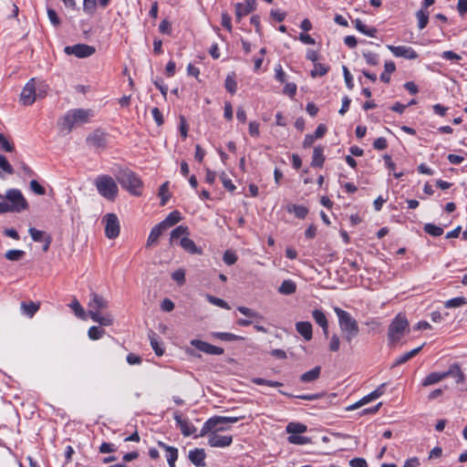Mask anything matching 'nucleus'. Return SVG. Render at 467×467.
<instances>
[{
  "label": "nucleus",
  "mask_w": 467,
  "mask_h": 467,
  "mask_svg": "<svg viewBox=\"0 0 467 467\" xmlns=\"http://www.w3.org/2000/svg\"><path fill=\"white\" fill-rule=\"evenodd\" d=\"M465 375L457 362H452L440 370V394L464 383Z\"/></svg>",
  "instance_id": "1"
},
{
  "label": "nucleus",
  "mask_w": 467,
  "mask_h": 467,
  "mask_svg": "<svg viewBox=\"0 0 467 467\" xmlns=\"http://www.w3.org/2000/svg\"><path fill=\"white\" fill-rule=\"evenodd\" d=\"M0 202V213H20L28 208V202L18 189H9Z\"/></svg>",
  "instance_id": "2"
},
{
  "label": "nucleus",
  "mask_w": 467,
  "mask_h": 467,
  "mask_svg": "<svg viewBox=\"0 0 467 467\" xmlns=\"http://www.w3.org/2000/svg\"><path fill=\"white\" fill-rule=\"evenodd\" d=\"M334 312L338 318L339 327L344 335L345 341L350 344L353 338L359 333L357 320L348 312L340 307H334Z\"/></svg>",
  "instance_id": "3"
},
{
  "label": "nucleus",
  "mask_w": 467,
  "mask_h": 467,
  "mask_svg": "<svg viewBox=\"0 0 467 467\" xmlns=\"http://www.w3.org/2000/svg\"><path fill=\"white\" fill-rule=\"evenodd\" d=\"M116 180L130 194L140 196L142 194L143 182L131 170L122 169L116 174Z\"/></svg>",
  "instance_id": "4"
},
{
  "label": "nucleus",
  "mask_w": 467,
  "mask_h": 467,
  "mask_svg": "<svg viewBox=\"0 0 467 467\" xmlns=\"http://www.w3.org/2000/svg\"><path fill=\"white\" fill-rule=\"evenodd\" d=\"M92 116L90 109H76L69 110L59 122L60 129L70 132L75 125L88 122Z\"/></svg>",
  "instance_id": "5"
},
{
  "label": "nucleus",
  "mask_w": 467,
  "mask_h": 467,
  "mask_svg": "<svg viewBox=\"0 0 467 467\" xmlns=\"http://www.w3.org/2000/svg\"><path fill=\"white\" fill-rule=\"evenodd\" d=\"M409 322L405 316L398 314L391 321L388 329V339L390 344L398 343L409 332Z\"/></svg>",
  "instance_id": "6"
},
{
  "label": "nucleus",
  "mask_w": 467,
  "mask_h": 467,
  "mask_svg": "<svg viewBox=\"0 0 467 467\" xmlns=\"http://www.w3.org/2000/svg\"><path fill=\"white\" fill-rule=\"evenodd\" d=\"M99 193L109 201H114L118 195L119 188L115 180L109 175H99L95 180Z\"/></svg>",
  "instance_id": "7"
},
{
  "label": "nucleus",
  "mask_w": 467,
  "mask_h": 467,
  "mask_svg": "<svg viewBox=\"0 0 467 467\" xmlns=\"http://www.w3.org/2000/svg\"><path fill=\"white\" fill-rule=\"evenodd\" d=\"M244 416L237 417H224V416H214L210 418L204 422L199 436L203 437L210 431L211 429L215 428L216 424H233L238 420L244 419Z\"/></svg>",
  "instance_id": "8"
},
{
  "label": "nucleus",
  "mask_w": 467,
  "mask_h": 467,
  "mask_svg": "<svg viewBox=\"0 0 467 467\" xmlns=\"http://www.w3.org/2000/svg\"><path fill=\"white\" fill-rule=\"evenodd\" d=\"M102 221L105 223V235L109 239H115L119 235L120 225L115 213H106Z\"/></svg>",
  "instance_id": "9"
},
{
  "label": "nucleus",
  "mask_w": 467,
  "mask_h": 467,
  "mask_svg": "<svg viewBox=\"0 0 467 467\" xmlns=\"http://www.w3.org/2000/svg\"><path fill=\"white\" fill-rule=\"evenodd\" d=\"M109 134L102 129H97L89 133L86 139V142L89 147L97 150H104L107 148Z\"/></svg>",
  "instance_id": "10"
},
{
  "label": "nucleus",
  "mask_w": 467,
  "mask_h": 467,
  "mask_svg": "<svg viewBox=\"0 0 467 467\" xmlns=\"http://www.w3.org/2000/svg\"><path fill=\"white\" fill-rule=\"evenodd\" d=\"M64 52L67 55H74L79 58H85L92 56L96 49L94 47L87 44H77L74 46H67L64 48Z\"/></svg>",
  "instance_id": "11"
},
{
  "label": "nucleus",
  "mask_w": 467,
  "mask_h": 467,
  "mask_svg": "<svg viewBox=\"0 0 467 467\" xmlns=\"http://www.w3.org/2000/svg\"><path fill=\"white\" fill-rule=\"evenodd\" d=\"M36 98V78H31L22 89L20 101L25 106L32 105Z\"/></svg>",
  "instance_id": "12"
},
{
  "label": "nucleus",
  "mask_w": 467,
  "mask_h": 467,
  "mask_svg": "<svg viewBox=\"0 0 467 467\" xmlns=\"http://www.w3.org/2000/svg\"><path fill=\"white\" fill-rule=\"evenodd\" d=\"M208 433V444L211 447L224 448L230 446L233 442L232 435H221L215 431Z\"/></svg>",
  "instance_id": "13"
},
{
  "label": "nucleus",
  "mask_w": 467,
  "mask_h": 467,
  "mask_svg": "<svg viewBox=\"0 0 467 467\" xmlns=\"http://www.w3.org/2000/svg\"><path fill=\"white\" fill-rule=\"evenodd\" d=\"M88 306V311H95L96 313H101V311H103L109 306V302L100 295L95 292H91Z\"/></svg>",
  "instance_id": "14"
},
{
  "label": "nucleus",
  "mask_w": 467,
  "mask_h": 467,
  "mask_svg": "<svg viewBox=\"0 0 467 467\" xmlns=\"http://www.w3.org/2000/svg\"><path fill=\"white\" fill-rule=\"evenodd\" d=\"M256 7L255 0H245V4L237 3L235 4V16L236 20L240 22L242 18L251 12H253Z\"/></svg>",
  "instance_id": "15"
},
{
  "label": "nucleus",
  "mask_w": 467,
  "mask_h": 467,
  "mask_svg": "<svg viewBox=\"0 0 467 467\" xmlns=\"http://www.w3.org/2000/svg\"><path fill=\"white\" fill-rule=\"evenodd\" d=\"M388 48L396 57H401L409 59H414L418 57L417 53L410 47L406 46H388Z\"/></svg>",
  "instance_id": "16"
},
{
  "label": "nucleus",
  "mask_w": 467,
  "mask_h": 467,
  "mask_svg": "<svg viewBox=\"0 0 467 467\" xmlns=\"http://www.w3.org/2000/svg\"><path fill=\"white\" fill-rule=\"evenodd\" d=\"M174 420L184 436H190L196 431V428L187 420H183L179 411L174 413Z\"/></svg>",
  "instance_id": "17"
},
{
  "label": "nucleus",
  "mask_w": 467,
  "mask_h": 467,
  "mask_svg": "<svg viewBox=\"0 0 467 467\" xmlns=\"http://www.w3.org/2000/svg\"><path fill=\"white\" fill-rule=\"evenodd\" d=\"M189 460L197 467H204L206 453L204 449H194L189 451Z\"/></svg>",
  "instance_id": "18"
},
{
  "label": "nucleus",
  "mask_w": 467,
  "mask_h": 467,
  "mask_svg": "<svg viewBox=\"0 0 467 467\" xmlns=\"http://www.w3.org/2000/svg\"><path fill=\"white\" fill-rule=\"evenodd\" d=\"M88 315L94 322L99 323L100 326L109 327L114 322V318L109 313L101 315V313H96L95 311H88Z\"/></svg>",
  "instance_id": "19"
},
{
  "label": "nucleus",
  "mask_w": 467,
  "mask_h": 467,
  "mask_svg": "<svg viewBox=\"0 0 467 467\" xmlns=\"http://www.w3.org/2000/svg\"><path fill=\"white\" fill-rule=\"evenodd\" d=\"M296 329L306 341L312 338V325L308 321H300L296 324Z\"/></svg>",
  "instance_id": "20"
},
{
  "label": "nucleus",
  "mask_w": 467,
  "mask_h": 467,
  "mask_svg": "<svg viewBox=\"0 0 467 467\" xmlns=\"http://www.w3.org/2000/svg\"><path fill=\"white\" fill-rule=\"evenodd\" d=\"M182 220L181 213L178 211H173L170 213L167 217L159 223L161 225H162V229L167 230L168 228L175 225Z\"/></svg>",
  "instance_id": "21"
},
{
  "label": "nucleus",
  "mask_w": 467,
  "mask_h": 467,
  "mask_svg": "<svg viewBox=\"0 0 467 467\" xmlns=\"http://www.w3.org/2000/svg\"><path fill=\"white\" fill-rule=\"evenodd\" d=\"M180 245L188 253L192 254H202L201 248H198L195 243L189 239L187 236L182 237L180 241Z\"/></svg>",
  "instance_id": "22"
},
{
  "label": "nucleus",
  "mask_w": 467,
  "mask_h": 467,
  "mask_svg": "<svg viewBox=\"0 0 467 467\" xmlns=\"http://www.w3.org/2000/svg\"><path fill=\"white\" fill-rule=\"evenodd\" d=\"M325 162L324 148L317 146L313 150V157L311 161L312 167H322Z\"/></svg>",
  "instance_id": "23"
},
{
  "label": "nucleus",
  "mask_w": 467,
  "mask_h": 467,
  "mask_svg": "<svg viewBox=\"0 0 467 467\" xmlns=\"http://www.w3.org/2000/svg\"><path fill=\"white\" fill-rule=\"evenodd\" d=\"M165 229H162V225L160 223L156 224L150 231L148 237L146 246L150 247L157 244L159 237L162 234Z\"/></svg>",
  "instance_id": "24"
},
{
  "label": "nucleus",
  "mask_w": 467,
  "mask_h": 467,
  "mask_svg": "<svg viewBox=\"0 0 467 467\" xmlns=\"http://www.w3.org/2000/svg\"><path fill=\"white\" fill-rule=\"evenodd\" d=\"M296 284L291 279L284 280L282 282V284L280 285V286L278 287V292L281 295H285V296L292 295V294L296 293Z\"/></svg>",
  "instance_id": "25"
},
{
  "label": "nucleus",
  "mask_w": 467,
  "mask_h": 467,
  "mask_svg": "<svg viewBox=\"0 0 467 467\" xmlns=\"http://www.w3.org/2000/svg\"><path fill=\"white\" fill-rule=\"evenodd\" d=\"M355 27L360 33L370 36L375 37L377 34V29L375 27H368L360 19L357 18L354 21Z\"/></svg>",
  "instance_id": "26"
},
{
  "label": "nucleus",
  "mask_w": 467,
  "mask_h": 467,
  "mask_svg": "<svg viewBox=\"0 0 467 467\" xmlns=\"http://www.w3.org/2000/svg\"><path fill=\"white\" fill-rule=\"evenodd\" d=\"M422 348V346L420 347H418L409 352H406L402 355H400V357H398L393 364V366H400V365H402L404 363H406L407 361H409L410 359H411L413 357H415Z\"/></svg>",
  "instance_id": "27"
},
{
  "label": "nucleus",
  "mask_w": 467,
  "mask_h": 467,
  "mask_svg": "<svg viewBox=\"0 0 467 467\" xmlns=\"http://www.w3.org/2000/svg\"><path fill=\"white\" fill-rule=\"evenodd\" d=\"M320 373H321V368L319 366H317V367L313 368L312 369H310L309 371L302 374L300 377V380L302 382H313L319 378Z\"/></svg>",
  "instance_id": "28"
},
{
  "label": "nucleus",
  "mask_w": 467,
  "mask_h": 467,
  "mask_svg": "<svg viewBox=\"0 0 467 467\" xmlns=\"http://www.w3.org/2000/svg\"><path fill=\"white\" fill-rule=\"evenodd\" d=\"M189 235V229L187 226L179 225L175 229H173L171 233L170 241L172 243L175 240L182 239V237H186Z\"/></svg>",
  "instance_id": "29"
},
{
  "label": "nucleus",
  "mask_w": 467,
  "mask_h": 467,
  "mask_svg": "<svg viewBox=\"0 0 467 467\" xmlns=\"http://www.w3.org/2000/svg\"><path fill=\"white\" fill-rule=\"evenodd\" d=\"M211 336L214 338H218L223 341H237L243 340L244 338L240 336L234 335L228 332H213Z\"/></svg>",
  "instance_id": "30"
},
{
  "label": "nucleus",
  "mask_w": 467,
  "mask_h": 467,
  "mask_svg": "<svg viewBox=\"0 0 467 467\" xmlns=\"http://www.w3.org/2000/svg\"><path fill=\"white\" fill-rule=\"evenodd\" d=\"M285 430L287 433L293 435L306 432L307 431V427L303 423L289 422Z\"/></svg>",
  "instance_id": "31"
},
{
  "label": "nucleus",
  "mask_w": 467,
  "mask_h": 467,
  "mask_svg": "<svg viewBox=\"0 0 467 467\" xmlns=\"http://www.w3.org/2000/svg\"><path fill=\"white\" fill-rule=\"evenodd\" d=\"M396 69L395 63L392 61H387L384 65V72L380 75V80L384 83H389L390 80V74Z\"/></svg>",
  "instance_id": "32"
},
{
  "label": "nucleus",
  "mask_w": 467,
  "mask_h": 467,
  "mask_svg": "<svg viewBox=\"0 0 467 467\" xmlns=\"http://www.w3.org/2000/svg\"><path fill=\"white\" fill-rule=\"evenodd\" d=\"M21 309L23 311V314L26 316L32 317L36 312L39 309V304H36L35 302H22L21 303Z\"/></svg>",
  "instance_id": "33"
},
{
  "label": "nucleus",
  "mask_w": 467,
  "mask_h": 467,
  "mask_svg": "<svg viewBox=\"0 0 467 467\" xmlns=\"http://www.w3.org/2000/svg\"><path fill=\"white\" fill-rule=\"evenodd\" d=\"M158 446L164 449L167 452L168 462H176L178 458V450L172 446H169L162 441H158Z\"/></svg>",
  "instance_id": "34"
},
{
  "label": "nucleus",
  "mask_w": 467,
  "mask_h": 467,
  "mask_svg": "<svg viewBox=\"0 0 467 467\" xmlns=\"http://www.w3.org/2000/svg\"><path fill=\"white\" fill-rule=\"evenodd\" d=\"M287 212L294 213L297 218L304 219L308 213V209L304 205L292 204L287 207Z\"/></svg>",
  "instance_id": "35"
},
{
  "label": "nucleus",
  "mask_w": 467,
  "mask_h": 467,
  "mask_svg": "<svg viewBox=\"0 0 467 467\" xmlns=\"http://www.w3.org/2000/svg\"><path fill=\"white\" fill-rule=\"evenodd\" d=\"M417 19H418V27L420 29H423L429 21V13L424 10L423 8H420L417 14H416Z\"/></svg>",
  "instance_id": "36"
},
{
  "label": "nucleus",
  "mask_w": 467,
  "mask_h": 467,
  "mask_svg": "<svg viewBox=\"0 0 467 467\" xmlns=\"http://www.w3.org/2000/svg\"><path fill=\"white\" fill-rule=\"evenodd\" d=\"M312 317L318 326L327 327L328 322H327L326 315L324 314V312L322 310L315 309L312 312Z\"/></svg>",
  "instance_id": "37"
},
{
  "label": "nucleus",
  "mask_w": 467,
  "mask_h": 467,
  "mask_svg": "<svg viewBox=\"0 0 467 467\" xmlns=\"http://www.w3.org/2000/svg\"><path fill=\"white\" fill-rule=\"evenodd\" d=\"M287 441L291 444L304 445L311 443V439L306 436H300L298 434H293L288 436Z\"/></svg>",
  "instance_id": "38"
},
{
  "label": "nucleus",
  "mask_w": 467,
  "mask_h": 467,
  "mask_svg": "<svg viewBox=\"0 0 467 467\" xmlns=\"http://www.w3.org/2000/svg\"><path fill=\"white\" fill-rule=\"evenodd\" d=\"M157 334L153 331H150L149 333V338L150 341V345L157 356H161L163 354V349L161 348L158 340H157Z\"/></svg>",
  "instance_id": "39"
},
{
  "label": "nucleus",
  "mask_w": 467,
  "mask_h": 467,
  "mask_svg": "<svg viewBox=\"0 0 467 467\" xmlns=\"http://www.w3.org/2000/svg\"><path fill=\"white\" fill-rule=\"evenodd\" d=\"M467 304V299L463 296L454 297L450 299L444 303L445 307L452 308V307H460Z\"/></svg>",
  "instance_id": "40"
},
{
  "label": "nucleus",
  "mask_w": 467,
  "mask_h": 467,
  "mask_svg": "<svg viewBox=\"0 0 467 467\" xmlns=\"http://www.w3.org/2000/svg\"><path fill=\"white\" fill-rule=\"evenodd\" d=\"M24 255H25V252L23 250H16V249L8 250L5 254V259H7L9 261H19L24 257Z\"/></svg>",
  "instance_id": "41"
},
{
  "label": "nucleus",
  "mask_w": 467,
  "mask_h": 467,
  "mask_svg": "<svg viewBox=\"0 0 467 467\" xmlns=\"http://www.w3.org/2000/svg\"><path fill=\"white\" fill-rule=\"evenodd\" d=\"M279 392L282 395L287 396L289 398H298V399L305 400H316L320 399L323 396V394H320V393H317V394H304V395L294 396V395H292L290 393H287V392H285L283 390H279Z\"/></svg>",
  "instance_id": "42"
},
{
  "label": "nucleus",
  "mask_w": 467,
  "mask_h": 467,
  "mask_svg": "<svg viewBox=\"0 0 467 467\" xmlns=\"http://www.w3.org/2000/svg\"><path fill=\"white\" fill-rule=\"evenodd\" d=\"M251 381L255 385H266L269 387H281L283 386L282 382L275 381V380H269L263 378H253Z\"/></svg>",
  "instance_id": "43"
},
{
  "label": "nucleus",
  "mask_w": 467,
  "mask_h": 467,
  "mask_svg": "<svg viewBox=\"0 0 467 467\" xmlns=\"http://www.w3.org/2000/svg\"><path fill=\"white\" fill-rule=\"evenodd\" d=\"M327 71H328V67L327 66H325L324 64L315 63L314 68L311 70V77L312 78L321 77V76L326 75L327 73Z\"/></svg>",
  "instance_id": "44"
},
{
  "label": "nucleus",
  "mask_w": 467,
  "mask_h": 467,
  "mask_svg": "<svg viewBox=\"0 0 467 467\" xmlns=\"http://www.w3.org/2000/svg\"><path fill=\"white\" fill-rule=\"evenodd\" d=\"M28 233L35 242H44L45 237L47 235L45 232L37 230L35 227H30Z\"/></svg>",
  "instance_id": "45"
},
{
  "label": "nucleus",
  "mask_w": 467,
  "mask_h": 467,
  "mask_svg": "<svg viewBox=\"0 0 467 467\" xmlns=\"http://www.w3.org/2000/svg\"><path fill=\"white\" fill-rule=\"evenodd\" d=\"M104 334L105 330L96 326L89 327L88 331V337L92 340H98L101 338Z\"/></svg>",
  "instance_id": "46"
},
{
  "label": "nucleus",
  "mask_w": 467,
  "mask_h": 467,
  "mask_svg": "<svg viewBox=\"0 0 467 467\" xmlns=\"http://www.w3.org/2000/svg\"><path fill=\"white\" fill-rule=\"evenodd\" d=\"M237 310L241 314H243L244 316H245L247 317H252V318H255V319H261L262 318V316L258 312H256V311H254V310H253V309H251L249 307L238 306Z\"/></svg>",
  "instance_id": "47"
},
{
  "label": "nucleus",
  "mask_w": 467,
  "mask_h": 467,
  "mask_svg": "<svg viewBox=\"0 0 467 467\" xmlns=\"http://www.w3.org/2000/svg\"><path fill=\"white\" fill-rule=\"evenodd\" d=\"M169 182H164L159 189V196L161 197V205L163 206L169 200L168 190H169Z\"/></svg>",
  "instance_id": "48"
},
{
  "label": "nucleus",
  "mask_w": 467,
  "mask_h": 467,
  "mask_svg": "<svg viewBox=\"0 0 467 467\" xmlns=\"http://www.w3.org/2000/svg\"><path fill=\"white\" fill-rule=\"evenodd\" d=\"M69 306L71 307V309L74 311L75 315L78 317H79V318L85 317V311H84L82 306L80 305V303L77 299H74L71 302V304L69 305Z\"/></svg>",
  "instance_id": "49"
},
{
  "label": "nucleus",
  "mask_w": 467,
  "mask_h": 467,
  "mask_svg": "<svg viewBox=\"0 0 467 467\" xmlns=\"http://www.w3.org/2000/svg\"><path fill=\"white\" fill-rule=\"evenodd\" d=\"M225 88L231 94H234L237 90V82L234 77L228 75L225 79Z\"/></svg>",
  "instance_id": "50"
},
{
  "label": "nucleus",
  "mask_w": 467,
  "mask_h": 467,
  "mask_svg": "<svg viewBox=\"0 0 467 467\" xmlns=\"http://www.w3.org/2000/svg\"><path fill=\"white\" fill-rule=\"evenodd\" d=\"M190 344L197 348L198 350L206 353L208 352V347L210 343H207L205 341L200 340V339H192Z\"/></svg>",
  "instance_id": "51"
},
{
  "label": "nucleus",
  "mask_w": 467,
  "mask_h": 467,
  "mask_svg": "<svg viewBox=\"0 0 467 467\" xmlns=\"http://www.w3.org/2000/svg\"><path fill=\"white\" fill-rule=\"evenodd\" d=\"M190 344L197 348L198 350L206 353L208 352V347L210 343H207L205 341L200 340V339H192Z\"/></svg>",
  "instance_id": "52"
},
{
  "label": "nucleus",
  "mask_w": 467,
  "mask_h": 467,
  "mask_svg": "<svg viewBox=\"0 0 467 467\" xmlns=\"http://www.w3.org/2000/svg\"><path fill=\"white\" fill-rule=\"evenodd\" d=\"M438 383V372H431L421 382L422 387H429Z\"/></svg>",
  "instance_id": "53"
},
{
  "label": "nucleus",
  "mask_w": 467,
  "mask_h": 467,
  "mask_svg": "<svg viewBox=\"0 0 467 467\" xmlns=\"http://www.w3.org/2000/svg\"><path fill=\"white\" fill-rule=\"evenodd\" d=\"M96 5L97 0H83V9L87 14L93 15Z\"/></svg>",
  "instance_id": "54"
},
{
  "label": "nucleus",
  "mask_w": 467,
  "mask_h": 467,
  "mask_svg": "<svg viewBox=\"0 0 467 467\" xmlns=\"http://www.w3.org/2000/svg\"><path fill=\"white\" fill-rule=\"evenodd\" d=\"M231 21V16L226 12H223L221 16V24L228 32H232L233 29Z\"/></svg>",
  "instance_id": "55"
},
{
  "label": "nucleus",
  "mask_w": 467,
  "mask_h": 467,
  "mask_svg": "<svg viewBox=\"0 0 467 467\" xmlns=\"http://www.w3.org/2000/svg\"><path fill=\"white\" fill-rule=\"evenodd\" d=\"M220 179L222 181V183L223 187L228 190L229 192H234L235 190L234 184L232 182L231 179H229L225 172H223L220 175Z\"/></svg>",
  "instance_id": "56"
},
{
  "label": "nucleus",
  "mask_w": 467,
  "mask_h": 467,
  "mask_svg": "<svg viewBox=\"0 0 467 467\" xmlns=\"http://www.w3.org/2000/svg\"><path fill=\"white\" fill-rule=\"evenodd\" d=\"M223 259L226 265H232L237 261V255L235 253L227 250L224 252Z\"/></svg>",
  "instance_id": "57"
},
{
  "label": "nucleus",
  "mask_w": 467,
  "mask_h": 467,
  "mask_svg": "<svg viewBox=\"0 0 467 467\" xmlns=\"http://www.w3.org/2000/svg\"><path fill=\"white\" fill-rule=\"evenodd\" d=\"M30 189L37 195L46 194V189L36 180L30 182Z\"/></svg>",
  "instance_id": "58"
},
{
  "label": "nucleus",
  "mask_w": 467,
  "mask_h": 467,
  "mask_svg": "<svg viewBox=\"0 0 467 467\" xmlns=\"http://www.w3.org/2000/svg\"><path fill=\"white\" fill-rule=\"evenodd\" d=\"M363 57L365 58L366 62L369 65L375 66L379 63V57L375 53L367 51V52L363 53Z\"/></svg>",
  "instance_id": "59"
},
{
  "label": "nucleus",
  "mask_w": 467,
  "mask_h": 467,
  "mask_svg": "<svg viewBox=\"0 0 467 467\" xmlns=\"http://www.w3.org/2000/svg\"><path fill=\"white\" fill-rule=\"evenodd\" d=\"M208 300L210 303H212L217 306H220V307L225 308V309H230V306L228 305V303L221 298H218V297H215L213 296H208Z\"/></svg>",
  "instance_id": "60"
},
{
  "label": "nucleus",
  "mask_w": 467,
  "mask_h": 467,
  "mask_svg": "<svg viewBox=\"0 0 467 467\" xmlns=\"http://www.w3.org/2000/svg\"><path fill=\"white\" fill-rule=\"evenodd\" d=\"M47 16L53 26H58L60 25V19L58 18V16L54 9H47Z\"/></svg>",
  "instance_id": "61"
},
{
  "label": "nucleus",
  "mask_w": 467,
  "mask_h": 467,
  "mask_svg": "<svg viewBox=\"0 0 467 467\" xmlns=\"http://www.w3.org/2000/svg\"><path fill=\"white\" fill-rule=\"evenodd\" d=\"M171 277L180 285H182L185 282V273L182 269H178L173 272Z\"/></svg>",
  "instance_id": "62"
},
{
  "label": "nucleus",
  "mask_w": 467,
  "mask_h": 467,
  "mask_svg": "<svg viewBox=\"0 0 467 467\" xmlns=\"http://www.w3.org/2000/svg\"><path fill=\"white\" fill-rule=\"evenodd\" d=\"M340 347V340L337 335H332L329 342V349L333 352L338 351Z\"/></svg>",
  "instance_id": "63"
},
{
  "label": "nucleus",
  "mask_w": 467,
  "mask_h": 467,
  "mask_svg": "<svg viewBox=\"0 0 467 467\" xmlns=\"http://www.w3.org/2000/svg\"><path fill=\"white\" fill-rule=\"evenodd\" d=\"M159 30L162 34L171 35V24L167 19H163L159 26Z\"/></svg>",
  "instance_id": "64"
}]
</instances>
